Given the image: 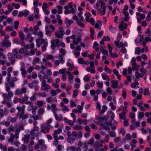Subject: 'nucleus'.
<instances>
[{"label": "nucleus", "mask_w": 151, "mask_h": 151, "mask_svg": "<svg viewBox=\"0 0 151 151\" xmlns=\"http://www.w3.org/2000/svg\"><path fill=\"white\" fill-rule=\"evenodd\" d=\"M71 39L73 40V43H71L70 44V48L72 49H74L75 45H77L81 41V37H79L76 38V36L74 35H73L71 36L66 38V40L68 43H70L72 42Z\"/></svg>", "instance_id": "nucleus-1"}, {"label": "nucleus", "mask_w": 151, "mask_h": 151, "mask_svg": "<svg viewBox=\"0 0 151 151\" xmlns=\"http://www.w3.org/2000/svg\"><path fill=\"white\" fill-rule=\"evenodd\" d=\"M45 111V109H44L41 108L38 111V114L40 115H42L43 113H44Z\"/></svg>", "instance_id": "nucleus-62"}, {"label": "nucleus", "mask_w": 151, "mask_h": 151, "mask_svg": "<svg viewBox=\"0 0 151 151\" xmlns=\"http://www.w3.org/2000/svg\"><path fill=\"white\" fill-rule=\"evenodd\" d=\"M109 31L111 32L114 33L116 32V28L113 27L112 25H110L109 27Z\"/></svg>", "instance_id": "nucleus-45"}, {"label": "nucleus", "mask_w": 151, "mask_h": 151, "mask_svg": "<svg viewBox=\"0 0 151 151\" xmlns=\"http://www.w3.org/2000/svg\"><path fill=\"white\" fill-rule=\"evenodd\" d=\"M111 124V122H106L104 124H102L101 126L102 129L106 131L109 130L110 129L109 126Z\"/></svg>", "instance_id": "nucleus-13"}, {"label": "nucleus", "mask_w": 151, "mask_h": 151, "mask_svg": "<svg viewBox=\"0 0 151 151\" xmlns=\"http://www.w3.org/2000/svg\"><path fill=\"white\" fill-rule=\"evenodd\" d=\"M65 22L66 25L68 26H70L73 23V21L72 20L69 19L68 18L65 19Z\"/></svg>", "instance_id": "nucleus-28"}, {"label": "nucleus", "mask_w": 151, "mask_h": 151, "mask_svg": "<svg viewBox=\"0 0 151 151\" xmlns=\"http://www.w3.org/2000/svg\"><path fill=\"white\" fill-rule=\"evenodd\" d=\"M63 127L64 126L63 125H61L60 126V127L59 128H58L57 130L54 131V132L52 134L53 137H58V135L62 132V128H63Z\"/></svg>", "instance_id": "nucleus-12"}, {"label": "nucleus", "mask_w": 151, "mask_h": 151, "mask_svg": "<svg viewBox=\"0 0 151 151\" xmlns=\"http://www.w3.org/2000/svg\"><path fill=\"white\" fill-rule=\"evenodd\" d=\"M139 71L141 73L140 74L143 75V76H146L147 75L148 71L145 69L141 68L140 69Z\"/></svg>", "instance_id": "nucleus-29"}, {"label": "nucleus", "mask_w": 151, "mask_h": 151, "mask_svg": "<svg viewBox=\"0 0 151 151\" xmlns=\"http://www.w3.org/2000/svg\"><path fill=\"white\" fill-rule=\"evenodd\" d=\"M107 106L105 105H103L101 110L100 111V113L101 114L104 113L107 110Z\"/></svg>", "instance_id": "nucleus-54"}, {"label": "nucleus", "mask_w": 151, "mask_h": 151, "mask_svg": "<svg viewBox=\"0 0 151 151\" xmlns=\"http://www.w3.org/2000/svg\"><path fill=\"white\" fill-rule=\"evenodd\" d=\"M123 13L125 15L124 20L126 22H127L129 20V18L128 12L127 11H124Z\"/></svg>", "instance_id": "nucleus-30"}, {"label": "nucleus", "mask_w": 151, "mask_h": 151, "mask_svg": "<svg viewBox=\"0 0 151 151\" xmlns=\"http://www.w3.org/2000/svg\"><path fill=\"white\" fill-rule=\"evenodd\" d=\"M65 11L64 13L65 14H68L74 12L75 9L73 8V3L70 2L68 4L64 7Z\"/></svg>", "instance_id": "nucleus-3"}, {"label": "nucleus", "mask_w": 151, "mask_h": 151, "mask_svg": "<svg viewBox=\"0 0 151 151\" xmlns=\"http://www.w3.org/2000/svg\"><path fill=\"white\" fill-rule=\"evenodd\" d=\"M25 106L23 105L21 107L20 106H17V109L18 111L19 112L22 111V113H24L25 108Z\"/></svg>", "instance_id": "nucleus-26"}, {"label": "nucleus", "mask_w": 151, "mask_h": 151, "mask_svg": "<svg viewBox=\"0 0 151 151\" xmlns=\"http://www.w3.org/2000/svg\"><path fill=\"white\" fill-rule=\"evenodd\" d=\"M11 43L9 40H4L2 43V45L3 47H9L10 46Z\"/></svg>", "instance_id": "nucleus-17"}, {"label": "nucleus", "mask_w": 151, "mask_h": 151, "mask_svg": "<svg viewBox=\"0 0 151 151\" xmlns=\"http://www.w3.org/2000/svg\"><path fill=\"white\" fill-rule=\"evenodd\" d=\"M91 78V76L89 74L86 75L83 77V80L85 81H89Z\"/></svg>", "instance_id": "nucleus-49"}, {"label": "nucleus", "mask_w": 151, "mask_h": 151, "mask_svg": "<svg viewBox=\"0 0 151 151\" xmlns=\"http://www.w3.org/2000/svg\"><path fill=\"white\" fill-rule=\"evenodd\" d=\"M144 94L145 96L149 95H150L149 89L148 88H146L144 91Z\"/></svg>", "instance_id": "nucleus-58"}, {"label": "nucleus", "mask_w": 151, "mask_h": 151, "mask_svg": "<svg viewBox=\"0 0 151 151\" xmlns=\"http://www.w3.org/2000/svg\"><path fill=\"white\" fill-rule=\"evenodd\" d=\"M94 68L92 67H87L86 69V70L87 71V72H90L91 73H95L96 72V71H95V70L94 69H93Z\"/></svg>", "instance_id": "nucleus-32"}, {"label": "nucleus", "mask_w": 151, "mask_h": 151, "mask_svg": "<svg viewBox=\"0 0 151 151\" xmlns=\"http://www.w3.org/2000/svg\"><path fill=\"white\" fill-rule=\"evenodd\" d=\"M106 91L108 94L111 95L113 91L111 88L109 87H108L106 89Z\"/></svg>", "instance_id": "nucleus-60"}, {"label": "nucleus", "mask_w": 151, "mask_h": 151, "mask_svg": "<svg viewBox=\"0 0 151 151\" xmlns=\"http://www.w3.org/2000/svg\"><path fill=\"white\" fill-rule=\"evenodd\" d=\"M20 64V70L22 77L24 78L27 75V72L25 69L24 64V63L21 62Z\"/></svg>", "instance_id": "nucleus-10"}, {"label": "nucleus", "mask_w": 151, "mask_h": 151, "mask_svg": "<svg viewBox=\"0 0 151 151\" xmlns=\"http://www.w3.org/2000/svg\"><path fill=\"white\" fill-rule=\"evenodd\" d=\"M78 62L79 64H85V61L84 59L82 58H79L78 59Z\"/></svg>", "instance_id": "nucleus-63"}, {"label": "nucleus", "mask_w": 151, "mask_h": 151, "mask_svg": "<svg viewBox=\"0 0 151 151\" xmlns=\"http://www.w3.org/2000/svg\"><path fill=\"white\" fill-rule=\"evenodd\" d=\"M78 90L75 89L73 91L72 97L73 98H75L78 94Z\"/></svg>", "instance_id": "nucleus-51"}, {"label": "nucleus", "mask_w": 151, "mask_h": 151, "mask_svg": "<svg viewBox=\"0 0 151 151\" xmlns=\"http://www.w3.org/2000/svg\"><path fill=\"white\" fill-rule=\"evenodd\" d=\"M89 31L90 32V37L91 38L92 40L94 39L95 38L94 36L95 31L94 29L92 27H90L89 28Z\"/></svg>", "instance_id": "nucleus-21"}, {"label": "nucleus", "mask_w": 151, "mask_h": 151, "mask_svg": "<svg viewBox=\"0 0 151 151\" xmlns=\"http://www.w3.org/2000/svg\"><path fill=\"white\" fill-rule=\"evenodd\" d=\"M44 104L43 101L41 100H39L37 101L36 105L38 107H42Z\"/></svg>", "instance_id": "nucleus-41"}, {"label": "nucleus", "mask_w": 151, "mask_h": 151, "mask_svg": "<svg viewBox=\"0 0 151 151\" xmlns=\"http://www.w3.org/2000/svg\"><path fill=\"white\" fill-rule=\"evenodd\" d=\"M51 107L52 108V110L53 114L56 113V111H57V109L56 107V105L55 104H52L51 105Z\"/></svg>", "instance_id": "nucleus-39"}, {"label": "nucleus", "mask_w": 151, "mask_h": 151, "mask_svg": "<svg viewBox=\"0 0 151 151\" xmlns=\"http://www.w3.org/2000/svg\"><path fill=\"white\" fill-rule=\"evenodd\" d=\"M141 51V49L139 47H136L135 48V54H140Z\"/></svg>", "instance_id": "nucleus-47"}, {"label": "nucleus", "mask_w": 151, "mask_h": 151, "mask_svg": "<svg viewBox=\"0 0 151 151\" xmlns=\"http://www.w3.org/2000/svg\"><path fill=\"white\" fill-rule=\"evenodd\" d=\"M8 111L6 109H0V118H2L4 116L7 115L8 114Z\"/></svg>", "instance_id": "nucleus-16"}, {"label": "nucleus", "mask_w": 151, "mask_h": 151, "mask_svg": "<svg viewBox=\"0 0 151 151\" xmlns=\"http://www.w3.org/2000/svg\"><path fill=\"white\" fill-rule=\"evenodd\" d=\"M96 6L98 12L101 15H105L106 9L105 4L97 1L96 4Z\"/></svg>", "instance_id": "nucleus-2"}, {"label": "nucleus", "mask_w": 151, "mask_h": 151, "mask_svg": "<svg viewBox=\"0 0 151 151\" xmlns=\"http://www.w3.org/2000/svg\"><path fill=\"white\" fill-rule=\"evenodd\" d=\"M51 88V86L46 83V81L45 80H42L41 83V90L45 91H47Z\"/></svg>", "instance_id": "nucleus-7"}, {"label": "nucleus", "mask_w": 151, "mask_h": 151, "mask_svg": "<svg viewBox=\"0 0 151 151\" xmlns=\"http://www.w3.org/2000/svg\"><path fill=\"white\" fill-rule=\"evenodd\" d=\"M56 119L57 121H61L63 119V116L61 114L58 115L56 113L54 114Z\"/></svg>", "instance_id": "nucleus-27"}, {"label": "nucleus", "mask_w": 151, "mask_h": 151, "mask_svg": "<svg viewBox=\"0 0 151 151\" xmlns=\"http://www.w3.org/2000/svg\"><path fill=\"white\" fill-rule=\"evenodd\" d=\"M151 41V38L150 37H146L145 38L143 42L142 45L143 46H144L146 45L147 42L148 41Z\"/></svg>", "instance_id": "nucleus-35"}, {"label": "nucleus", "mask_w": 151, "mask_h": 151, "mask_svg": "<svg viewBox=\"0 0 151 151\" xmlns=\"http://www.w3.org/2000/svg\"><path fill=\"white\" fill-rule=\"evenodd\" d=\"M49 60H51L52 61H54L55 59L53 56L51 55L45 54L44 55V57L42 59L43 62H46Z\"/></svg>", "instance_id": "nucleus-11"}, {"label": "nucleus", "mask_w": 151, "mask_h": 151, "mask_svg": "<svg viewBox=\"0 0 151 151\" xmlns=\"http://www.w3.org/2000/svg\"><path fill=\"white\" fill-rule=\"evenodd\" d=\"M126 112L125 111H122L119 114V118L121 119H125V115Z\"/></svg>", "instance_id": "nucleus-36"}, {"label": "nucleus", "mask_w": 151, "mask_h": 151, "mask_svg": "<svg viewBox=\"0 0 151 151\" xmlns=\"http://www.w3.org/2000/svg\"><path fill=\"white\" fill-rule=\"evenodd\" d=\"M65 34V32L64 31V29L62 27H60L58 30L56 31L55 33V35L56 37L62 39Z\"/></svg>", "instance_id": "nucleus-6"}, {"label": "nucleus", "mask_w": 151, "mask_h": 151, "mask_svg": "<svg viewBox=\"0 0 151 151\" xmlns=\"http://www.w3.org/2000/svg\"><path fill=\"white\" fill-rule=\"evenodd\" d=\"M36 46L37 47H40L41 44H48L47 39H45L43 38L42 39L37 38L36 40Z\"/></svg>", "instance_id": "nucleus-8"}, {"label": "nucleus", "mask_w": 151, "mask_h": 151, "mask_svg": "<svg viewBox=\"0 0 151 151\" xmlns=\"http://www.w3.org/2000/svg\"><path fill=\"white\" fill-rule=\"evenodd\" d=\"M127 26V24H123V23H121L119 25V27L120 30L123 31L124 29H126Z\"/></svg>", "instance_id": "nucleus-23"}, {"label": "nucleus", "mask_w": 151, "mask_h": 151, "mask_svg": "<svg viewBox=\"0 0 151 151\" xmlns=\"http://www.w3.org/2000/svg\"><path fill=\"white\" fill-rule=\"evenodd\" d=\"M94 149L97 151H99L100 148L99 146V142H96L93 145Z\"/></svg>", "instance_id": "nucleus-43"}, {"label": "nucleus", "mask_w": 151, "mask_h": 151, "mask_svg": "<svg viewBox=\"0 0 151 151\" xmlns=\"http://www.w3.org/2000/svg\"><path fill=\"white\" fill-rule=\"evenodd\" d=\"M101 76L103 79L104 80H109V76L106 75L104 73H103L101 74Z\"/></svg>", "instance_id": "nucleus-52"}, {"label": "nucleus", "mask_w": 151, "mask_h": 151, "mask_svg": "<svg viewBox=\"0 0 151 151\" xmlns=\"http://www.w3.org/2000/svg\"><path fill=\"white\" fill-rule=\"evenodd\" d=\"M110 137L108 134L106 135L105 139H101L100 142L101 143L104 144L108 142L109 141Z\"/></svg>", "instance_id": "nucleus-20"}, {"label": "nucleus", "mask_w": 151, "mask_h": 151, "mask_svg": "<svg viewBox=\"0 0 151 151\" xmlns=\"http://www.w3.org/2000/svg\"><path fill=\"white\" fill-rule=\"evenodd\" d=\"M40 132L44 134H46L48 133L50 129L52 128L53 127L51 125H48L43 123L40 125Z\"/></svg>", "instance_id": "nucleus-4"}, {"label": "nucleus", "mask_w": 151, "mask_h": 151, "mask_svg": "<svg viewBox=\"0 0 151 151\" xmlns=\"http://www.w3.org/2000/svg\"><path fill=\"white\" fill-rule=\"evenodd\" d=\"M27 88L26 87L22 88L21 89H17L14 92V94L16 95H19L22 96L23 93H25L27 92Z\"/></svg>", "instance_id": "nucleus-9"}, {"label": "nucleus", "mask_w": 151, "mask_h": 151, "mask_svg": "<svg viewBox=\"0 0 151 151\" xmlns=\"http://www.w3.org/2000/svg\"><path fill=\"white\" fill-rule=\"evenodd\" d=\"M72 135L75 137H77L79 139H81L83 137V135L82 132L81 131L79 132L78 133L76 131H73L72 132Z\"/></svg>", "instance_id": "nucleus-14"}, {"label": "nucleus", "mask_w": 151, "mask_h": 151, "mask_svg": "<svg viewBox=\"0 0 151 151\" xmlns=\"http://www.w3.org/2000/svg\"><path fill=\"white\" fill-rule=\"evenodd\" d=\"M37 35L38 37V38L42 39L43 37V33L41 31L39 32L37 34Z\"/></svg>", "instance_id": "nucleus-50"}, {"label": "nucleus", "mask_w": 151, "mask_h": 151, "mask_svg": "<svg viewBox=\"0 0 151 151\" xmlns=\"http://www.w3.org/2000/svg\"><path fill=\"white\" fill-rule=\"evenodd\" d=\"M85 15L86 16L85 18L86 20L88 22H89L90 21L89 18L91 16V14L90 13L88 12L86 13Z\"/></svg>", "instance_id": "nucleus-53"}, {"label": "nucleus", "mask_w": 151, "mask_h": 151, "mask_svg": "<svg viewBox=\"0 0 151 151\" xmlns=\"http://www.w3.org/2000/svg\"><path fill=\"white\" fill-rule=\"evenodd\" d=\"M131 135L129 133H128L126 135L125 137V139H124L123 142H124V143H126V141L125 139L128 140L131 139Z\"/></svg>", "instance_id": "nucleus-34"}, {"label": "nucleus", "mask_w": 151, "mask_h": 151, "mask_svg": "<svg viewBox=\"0 0 151 151\" xmlns=\"http://www.w3.org/2000/svg\"><path fill=\"white\" fill-rule=\"evenodd\" d=\"M108 148V147L106 145H104L103 148H100L99 151H106Z\"/></svg>", "instance_id": "nucleus-55"}, {"label": "nucleus", "mask_w": 151, "mask_h": 151, "mask_svg": "<svg viewBox=\"0 0 151 151\" xmlns=\"http://www.w3.org/2000/svg\"><path fill=\"white\" fill-rule=\"evenodd\" d=\"M119 133L124 136L125 134V132L124 129L121 128L118 129Z\"/></svg>", "instance_id": "nucleus-56"}, {"label": "nucleus", "mask_w": 151, "mask_h": 151, "mask_svg": "<svg viewBox=\"0 0 151 151\" xmlns=\"http://www.w3.org/2000/svg\"><path fill=\"white\" fill-rule=\"evenodd\" d=\"M29 98L28 97L26 94L24 95V96L22 98V99H19V100H21V101H20V102L21 103H24L25 102L27 101Z\"/></svg>", "instance_id": "nucleus-24"}, {"label": "nucleus", "mask_w": 151, "mask_h": 151, "mask_svg": "<svg viewBox=\"0 0 151 151\" xmlns=\"http://www.w3.org/2000/svg\"><path fill=\"white\" fill-rule=\"evenodd\" d=\"M96 84L99 88L101 89L103 88V84L102 82H100L99 81L97 82Z\"/></svg>", "instance_id": "nucleus-44"}, {"label": "nucleus", "mask_w": 151, "mask_h": 151, "mask_svg": "<svg viewBox=\"0 0 151 151\" xmlns=\"http://www.w3.org/2000/svg\"><path fill=\"white\" fill-rule=\"evenodd\" d=\"M48 7V5L45 2L44 3L42 6V11L47 9Z\"/></svg>", "instance_id": "nucleus-64"}, {"label": "nucleus", "mask_w": 151, "mask_h": 151, "mask_svg": "<svg viewBox=\"0 0 151 151\" xmlns=\"http://www.w3.org/2000/svg\"><path fill=\"white\" fill-rule=\"evenodd\" d=\"M40 61L41 60L39 57L34 58L32 61L33 64L35 65L37 63H39Z\"/></svg>", "instance_id": "nucleus-31"}, {"label": "nucleus", "mask_w": 151, "mask_h": 151, "mask_svg": "<svg viewBox=\"0 0 151 151\" xmlns=\"http://www.w3.org/2000/svg\"><path fill=\"white\" fill-rule=\"evenodd\" d=\"M73 128L75 130H81L83 129V128L81 125H75Z\"/></svg>", "instance_id": "nucleus-40"}, {"label": "nucleus", "mask_w": 151, "mask_h": 151, "mask_svg": "<svg viewBox=\"0 0 151 151\" xmlns=\"http://www.w3.org/2000/svg\"><path fill=\"white\" fill-rule=\"evenodd\" d=\"M122 96L124 99H125L127 96V93L125 89L123 88L122 90Z\"/></svg>", "instance_id": "nucleus-57"}, {"label": "nucleus", "mask_w": 151, "mask_h": 151, "mask_svg": "<svg viewBox=\"0 0 151 151\" xmlns=\"http://www.w3.org/2000/svg\"><path fill=\"white\" fill-rule=\"evenodd\" d=\"M33 38L31 36V34L30 33H28L27 35V38L25 39L26 40H28L29 42H31L33 41Z\"/></svg>", "instance_id": "nucleus-25"}, {"label": "nucleus", "mask_w": 151, "mask_h": 151, "mask_svg": "<svg viewBox=\"0 0 151 151\" xmlns=\"http://www.w3.org/2000/svg\"><path fill=\"white\" fill-rule=\"evenodd\" d=\"M51 44V47L52 49H54L55 48L56 45L55 44V41L54 40H52L50 41Z\"/></svg>", "instance_id": "nucleus-48"}, {"label": "nucleus", "mask_w": 151, "mask_h": 151, "mask_svg": "<svg viewBox=\"0 0 151 151\" xmlns=\"http://www.w3.org/2000/svg\"><path fill=\"white\" fill-rule=\"evenodd\" d=\"M118 81L116 79L111 81V83L112 84V88H116L118 87Z\"/></svg>", "instance_id": "nucleus-18"}, {"label": "nucleus", "mask_w": 151, "mask_h": 151, "mask_svg": "<svg viewBox=\"0 0 151 151\" xmlns=\"http://www.w3.org/2000/svg\"><path fill=\"white\" fill-rule=\"evenodd\" d=\"M135 77H134L133 79L134 81L138 80L139 79V77L142 78L143 77V75L141 74L138 72H136L135 73Z\"/></svg>", "instance_id": "nucleus-19"}, {"label": "nucleus", "mask_w": 151, "mask_h": 151, "mask_svg": "<svg viewBox=\"0 0 151 151\" xmlns=\"http://www.w3.org/2000/svg\"><path fill=\"white\" fill-rule=\"evenodd\" d=\"M56 7L58 9V13L59 14H61L62 13V10L63 8L62 6L59 5H58L56 6Z\"/></svg>", "instance_id": "nucleus-46"}, {"label": "nucleus", "mask_w": 151, "mask_h": 151, "mask_svg": "<svg viewBox=\"0 0 151 151\" xmlns=\"http://www.w3.org/2000/svg\"><path fill=\"white\" fill-rule=\"evenodd\" d=\"M5 88L6 91L7 92H9V91H10V88L9 86V83H6L5 84Z\"/></svg>", "instance_id": "nucleus-59"}, {"label": "nucleus", "mask_w": 151, "mask_h": 151, "mask_svg": "<svg viewBox=\"0 0 151 151\" xmlns=\"http://www.w3.org/2000/svg\"><path fill=\"white\" fill-rule=\"evenodd\" d=\"M138 113V118L139 120H140L142 119L144 116V113L139 111Z\"/></svg>", "instance_id": "nucleus-38"}, {"label": "nucleus", "mask_w": 151, "mask_h": 151, "mask_svg": "<svg viewBox=\"0 0 151 151\" xmlns=\"http://www.w3.org/2000/svg\"><path fill=\"white\" fill-rule=\"evenodd\" d=\"M136 16L137 17H139L142 19H144L145 17V15L144 14H141L139 12H137L136 13Z\"/></svg>", "instance_id": "nucleus-33"}, {"label": "nucleus", "mask_w": 151, "mask_h": 151, "mask_svg": "<svg viewBox=\"0 0 151 151\" xmlns=\"http://www.w3.org/2000/svg\"><path fill=\"white\" fill-rule=\"evenodd\" d=\"M46 101L50 104H52L53 102L52 97L51 96L47 97L45 99Z\"/></svg>", "instance_id": "nucleus-42"}, {"label": "nucleus", "mask_w": 151, "mask_h": 151, "mask_svg": "<svg viewBox=\"0 0 151 151\" xmlns=\"http://www.w3.org/2000/svg\"><path fill=\"white\" fill-rule=\"evenodd\" d=\"M66 73L68 75V78L69 83L70 84H72L73 81V80L74 78L73 76L70 71H67Z\"/></svg>", "instance_id": "nucleus-15"}, {"label": "nucleus", "mask_w": 151, "mask_h": 151, "mask_svg": "<svg viewBox=\"0 0 151 151\" xmlns=\"http://www.w3.org/2000/svg\"><path fill=\"white\" fill-rule=\"evenodd\" d=\"M2 97L4 98V100L2 101V103L4 104H6V101H9L12 99V98L13 96V94L11 91H9L8 94L3 93L2 95Z\"/></svg>", "instance_id": "nucleus-5"}, {"label": "nucleus", "mask_w": 151, "mask_h": 151, "mask_svg": "<svg viewBox=\"0 0 151 151\" xmlns=\"http://www.w3.org/2000/svg\"><path fill=\"white\" fill-rule=\"evenodd\" d=\"M75 140V139L74 138H72L71 137H69L67 138V141L68 142L72 144L73 143Z\"/></svg>", "instance_id": "nucleus-37"}, {"label": "nucleus", "mask_w": 151, "mask_h": 151, "mask_svg": "<svg viewBox=\"0 0 151 151\" xmlns=\"http://www.w3.org/2000/svg\"><path fill=\"white\" fill-rule=\"evenodd\" d=\"M102 25V22L101 21H98L96 23L94 24V25L93 26L95 28L98 29L99 30H100L101 27Z\"/></svg>", "instance_id": "nucleus-22"}, {"label": "nucleus", "mask_w": 151, "mask_h": 151, "mask_svg": "<svg viewBox=\"0 0 151 151\" xmlns=\"http://www.w3.org/2000/svg\"><path fill=\"white\" fill-rule=\"evenodd\" d=\"M48 46V44L43 45L41 47L42 51L45 52L46 51L47 48Z\"/></svg>", "instance_id": "nucleus-61"}]
</instances>
